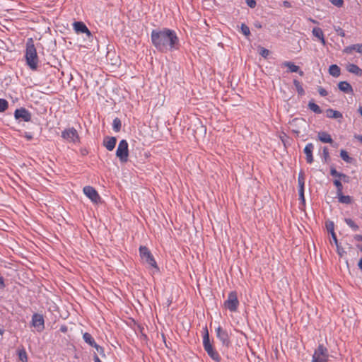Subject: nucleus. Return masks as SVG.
<instances>
[{
    "instance_id": "20",
    "label": "nucleus",
    "mask_w": 362,
    "mask_h": 362,
    "mask_svg": "<svg viewBox=\"0 0 362 362\" xmlns=\"http://www.w3.org/2000/svg\"><path fill=\"white\" fill-rule=\"evenodd\" d=\"M326 115L328 118L332 119H341L342 118V114L337 110L333 109H327L326 110Z\"/></svg>"
},
{
    "instance_id": "18",
    "label": "nucleus",
    "mask_w": 362,
    "mask_h": 362,
    "mask_svg": "<svg viewBox=\"0 0 362 362\" xmlns=\"http://www.w3.org/2000/svg\"><path fill=\"white\" fill-rule=\"evenodd\" d=\"M339 89L346 93H352L353 88L346 81H341L338 84Z\"/></svg>"
},
{
    "instance_id": "50",
    "label": "nucleus",
    "mask_w": 362,
    "mask_h": 362,
    "mask_svg": "<svg viewBox=\"0 0 362 362\" xmlns=\"http://www.w3.org/2000/svg\"><path fill=\"white\" fill-rule=\"evenodd\" d=\"M283 4H284V6L285 7H287V8H289V7H291V3H290V2H288V1H284L283 2Z\"/></svg>"
},
{
    "instance_id": "45",
    "label": "nucleus",
    "mask_w": 362,
    "mask_h": 362,
    "mask_svg": "<svg viewBox=\"0 0 362 362\" xmlns=\"http://www.w3.org/2000/svg\"><path fill=\"white\" fill-rule=\"evenodd\" d=\"M323 156H324L325 160H327L329 157L328 148L327 147H325L323 148Z\"/></svg>"
},
{
    "instance_id": "54",
    "label": "nucleus",
    "mask_w": 362,
    "mask_h": 362,
    "mask_svg": "<svg viewBox=\"0 0 362 362\" xmlns=\"http://www.w3.org/2000/svg\"><path fill=\"white\" fill-rule=\"evenodd\" d=\"M25 136L26 137V139L28 140H30L33 138L32 135L31 134H25Z\"/></svg>"
},
{
    "instance_id": "27",
    "label": "nucleus",
    "mask_w": 362,
    "mask_h": 362,
    "mask_svg": "<svg viewBox=\"0 0 362 362\" xmlns=\"http://www.w3.org/2000/svg\"><path fill=\"white\" fill-rule=\"evenodd\" d=\"M298 182L299 189H304L305 175H304V173L303 171H300L298 175Z\"/></svg>"
},
{
    "instance_id": "9",
    "label": "nucleus",
    "mask_w": 362,
    "mask_h": 362,
    "mask_svg": "<svg viewBox=\"0 0 362 362\" xmlns=\"http://www.w3.org/2000/svg\"><path fill=\"white\" fill-rule=\"evenodd\" d=\"M305 120L302 118H295L290 122V128L297 136L300 133V129H305Z\"/></svg>"
},
{
    "instance_id": "13",
    "label": "nucleus",
    "mask_w": 362,
    "mask_h": 362,
    "mask_svg": "<svg viewBox=\"0 0 362 362\" xmlns=\"http://www.w3.org/2000/svg\"><path fill=\"white\" fill-rule=\"evenodd\" d=\"M32 325L38 332H41L44 329V319L41 315L35 314L32 317Z\"/></svg>"
},
{
    "instance_id": "56",
    "label": "nucleus",
    "mask_w": 362,
    "mask_h": 362,
    "mask_svg": "<svg viewBox=\"0 0 362 362\" xmlns=\"http://www.w3.org/2000/svg\"><path fill=\"white\" fill-rule=\"evenodd\" d=\"M356 138L362 143V135L356 136Z\"/></svg>"
},
{
    "instance_id": "44",
    "label": "nucleus",
    "mask_w": 362,
    "mask_h": 362,
    "mask_svg": "<svg viewBox=\"0 0 362 362\" xmlns=\"http://www.w3.org/2000/svg\"><path fill=\"white\" fill-rule=\"evenodd\" d=\"M318 92H319V94L322 96H326L327 95V91L322 87H320L318 88Z\"/></svg>"
},
{
    "instance_id": "58",
    "label": "nucleus",
    "mask_w": 362,
    "mask_h": 362,
    "mask_svg": "<svg viewBox=\"0 0 362 362\" xmlns=\"http://www.w3.org/2000/svg\"><path fill=\"white\" fill-rule=\"evenodd\" d=\"M60 329L62 332H66L67 328L66 327L63 326L61 327Z\"/></svg>"
},
{
    "instance_id": "31",
    "label": "nucleus",
    "mask_w": 362,
    "mask_h": 362,
    "mask_svg": "<svg viewBox=\"0 0 362 362\" xmlns=\"http://www.w3.org/2000/svg\"><path fill=\"white\" fill-rule=\"evenodd\" d=\"M346 223L351 227L354 230L356 231L358 230V226L352 221L351 218L345 219Z\"/></svg>"
},
{
    "instance_id": "39",
    "label": "nucleus",
    "mask_w": 362,
    "mask_h": 362,
    "mask_svg": "<svg viewBox=\"0 0 362 362\" xmlns=\"http://www.w3.org/2000/svg\"><path fill=\"white\" fill-rule=\"evenodd\" d=\"M353 50H356V45H353L351 46L346 47L344 49V52H346V53H351Z\"/></svg>"
},
{
    "instance_id": "55",
    "label": "nucleus",
    "mask_w": 362,
    "mask_h": 362,
    "mask_svg": "<svg viewBox=\"0 0 362 362\" xmlns=\"http://www.w3.org/2000/svg\"><path fill=\"white\" fill-rule=\"evenodd\" d=\"M358 267L362 269V257L361 258V259L359 260L358 263Z\"/></svg>"
},
{
    "instance_id": "37",
    "label": "nucleus",
    "mask_w": 362,
    "mask_h": 362,
    "mask_svg": "<svg viewBox=\"0 0 362 362\" xmlns=\"http://www.w3.org/2000/svg\"><path fill=\"white\" fill-rule=\"evenodd\" d=\"M334 184L337 188V193L340 194L342 192V185H341V182L338 180H335L334 181Z\"/></svg>"
},
{
    "instance_id": "62",
    "label": "nucleus",
    "mask_w": 362,
    "mask_h": 362,
    "mask_svg": "<svg viewBox=\"0 0 362 362\" xmlns=\"http://www.w3.org/2000/svg\"><path fill=\"white\" fill-rule=\"evenodd\" d=\"M358 247L359 248V250L362 252V245H358Z\"/></svg>"
},
{
    "instance_id": "34",
    "label": "nucleus",
    "mask_w": 362,
    "mask_h": 362,
    "mask_svg": "<svg viewBox=\"0 0 362 362\" xmlns=\"http://www.w3.org/2000/svg\"><path fill=\"white\" fill-rule=\"evenodd\" d=\"M293 83L297 89L298 93L300 95H303L304 93V90H303L300 83L297 80H294Z\"/></svg>"
},
{
    "instance_id": "40",
    "label": "nucleus",
    "mask_w": 362,
    "mask_h": 362,
    "mask_svg": "<svg viewBox=\"0 0 362 362\" xmlns=\"http://www.w3.org/2000/svg\"><path fill=\"white\" fill-rule=\"evenodd\" d=\"M329 1L337 7H341L343 5V0H329Z\"/></svg>"
},
{
    "instance_id": "52",
    "label": "nucleus",
    "mask_w": 362,
    "mask_h": 362,
    "mask_svg": "<svg viewBox=\"0 0 362 362\" xmlns=\"http://www.w3.org/2000/svg\"><path fill=\"white\" fill-rule=\"evenodd\" d=\"M354 238L358 241H362V235H356Z\"/></svg>"
},
{
    "instance_id": "2",
    "label": "nucleus",
    "mask_w": 362,
    "mask_h": 362,
    "mask_svg": "<svg viewBox=\"0 0 362 362\" xmlns=\"http://www.w3.org/2000/svg\"><path fill=\"white\" fill-rule=\"evenodd\" d=\"M26 62L32 70H36L38 64V57L36 49L31 39L27 42L25 52Z\"/></svg>"
},
{
    "instance_id": "33",
    "label": "nucleus",
    "mask_w": 362,
    "mask_h": 362,
    "mask_svg": "<svg viewBox=\"0 0 362 362\" xmlns=\"http://www.w3.org/2000/svg\"><path fill=\"white\" fill-rule=\"evenodd\" d=\"M330 173L332 176L338 177L339 178H345L346 177V175L343 173H339L337 171L335 168H331Z\"/></svg>"
},
{
    "instance_id": "61",
    "label": "nucleus",
    "mask_w": 362,
    "mask_h": 362,
    "mask_svg": "<svg viewBox=\"0 0 362 362\" xmlns=\"http://www.w3.org/2000/svg\"><path fill=\"white\" fill-rule=\"evenodd\" d=\"M4 334V330L0 329V335H2Z\"/></svg>"
},
{
    "instance_id": "57",
    "label": "nucleus",
    "mask_w": 362,
    "mask_h": 362,
    "mask_svg": "<svg viewBox=\"0 0 362 362\" xmlns=\"http://www.w3.org/2000/svg\"><path fill=\"white\" fill-rule=\"evenodd\" d=\"M343 180L344 182H349V177L346 175V177L345 178H341Z\"/></svg>"
},
{
    "instance_id": "23",
    "label": "nucleus",
    "mask_w": 362,
    "mask_h": 362,
    "mask_svg": "<svg viewBox=\"0 0 362 362\" xmlns=\"http://www.w3.org/2000/svg\"><path fill=\"white\" fill-rule=\"evenodd\" d=\"M329 74L334 77H338L340 76L341 69L337 64H332L329 68Z\"/></svg>"
},
{
    "instance_id": "49",
    "label": "nucleus",
    "mask_w": 362,
    "mask_h": 362,
    "mask_svg": "<svg viewBox=\"0 0 362 362\" xmlns=\"http://www.w3.org/2000/svg\"><path fill=\"white\" fill-rule=\"evenodd\" d=\"M331 235H332V238L335 245H338L339 243H338V240H337V238L335 233H332Z\"/></svg>"
},
{
    "instance_id": "3",
    "label": "nucleus",
    "mask_w": 362,
    "mask_h": 362,
    "mask_svg": "<svg viewBox=\"0 0 362 362\" xmlns=\"http://www.w3.org/2000/svg\"><path fill=\"white\" fill-rule=\"evenodd\" d=\"M329 356L327 347L319 344L313 354L311 362H328Z\"/></svg>"
},
{
    "instance_id": "36",
    "label": "nucleus",
    "mask_w": 362,
    "mask_h": 362,
    "mask_svg": "<svg viewBox=\"0 0 362 362\" xmlns=\"http://www.w3.org/2000/svg\"><path fill=\"white\" fill-rule=\"evenodd\" d=\"M241 30H242V33L245 35V36H249L250 35V28L248 26H247L245 24L243 23L241 25Z\"/></svg>"
},
{
    "instance_id": "24",
    "label": "nucleus",
    "mask_w": 362,
    "mask_h": 362,
    "mask_svg": "<svg viewBox=\"0 0 362 362\" xmlns=\"http://www.w3.org/2000/svg\"><path fill=\"white\" fill-rule=\"evenodd\" d=\"M83 338L84 339V341L88 344L90 346L94 347V346H96V343L95 342L93 338L92 337V336L90 335V334L88 333V332H86L83 334Z\"/></svg>"
},
{
    "instance_id": "16",
    "label": "nucleus",
    "mask_w": 362,
    "mask_h": 362,
    "mask_svg": "<svg viewBox=\"0 0 362 362\" xmlns=\"http://www.w3.org/2000/svg\"><path fill=\"white\" fill-rule=\"evenodd\" d=\"M313 148H314V146L312 143L308 144L304 148V153L306 155V161L308 163H312L313 162Z\"/></svg>"
},
{
    "instance_id": "32",
    "label": "nucleus",
    "mask_w": 362,
    "mask_h": 362,
    "mask_svg": "<svg viewBox=\"0 0 362 362\" xmlns=\"http://www.w3.org/2000/svg\"><path fill=\"white\" fill-rule=\"evenodd\" d=\"M113 129L115 132H119L120 129H121V121L118 118H115L114 120H113Z\"/></svg>"
},
{
    "instance_id": "35",
    "label": "nucleus",
    "mask_w": 362,
    "mask_h": 362,
    "mask_svg": "<svg viewBox=\"0 0 362 362\" xmlns=\"http://www.w3.org/2000/svg\"><path fill=\"white\" fill-rule=\"evenodd\" d=\"M8 107V102L4 99H0V112L5 111Z\"/></svg>"
},
{
    "instance_id": "47",
    "label": "nucleus",
    "mask_w": 362,
    "mask_h": 362,
    "mask_svg": "<svg viewBox=\"0 0 362 362\" xmlns=\"http://www.w3.org/2000/svg\"><path fill=\"white\" fill-rule=\"evenodd\" d=\"M299 197L303 202H305L304 189H299Z\"/></svg>"
},
{
    "instance_id": "11",
    "label": "nucleus",
    "mask_w": 362,
    "mask_h": 362,
    "mask_svg": "<svg viewBox=\"0 0 362 362\" xmlns=\"http://www.w3.org/2000/svg\"><path fill=\"white\" fill-rule=\"evenodd\" d=\"M216 336L221 341L222 345L226 347H228L230 341L228 332L220 326L216 328Z\"/></svg>"
},
{
    "instance_id": "41",
    "label": "nucleus",
    "mask_w": 362,
    "mask_h": 362,
    "mask_svg": "<svg viewBox=\"0 0 362 362\" xmlns=\"http://www.w3.org/2000/svg\"><path fill=\"white\" fill-rule=\"evenodd\" d=\"M334 30L335 31L337 32V33L340 35L341 37H344L345 36V33L344 31L340 28V27H336L334 26Z\"/></svg>"
},
{
    "instance_id": "43",
    "label": "nucleus",
    "mask_w": 362,
    "mask_h": 362,
    "mask_svg": "<svg viewBox=\"0 0 362 362\" xmlns=\"http://www.w3.org/2000/svg\"><path fill=\"white\" fill-rule=\"evenodd\" d=\"M246 3L250 8H255L256 6L255 0H246Z\"/></svg>"
},
{
    "instance_id": "63",
    "label": "nucleus",
    "mask_w": 362,
    "mask_h": 362,
    "mask_svg": "<svg viewBox=\"0 0 362 362\" xmlns=\"http://www.w3.org/2000/svg\"><path fill=\"white\" fill-rule=\"evenodd\" d=\"M256 27L260 28H261V25H259H259H256Z\"/></svg>"
},
{
    "instance_id": "14",
    "label": "nucleus",
    "mask_w": 362,
    "mask_h": 362,
    "mask_svg": "<svg viewBox=\"0 0 362 362\" xmlns=\"http://www.w3.org/2000/svg\"><path fill=\"white\" fill-rule=\"evenodd\" d=\"M73 25L76 33H86L88 37L92 36L91 33L83 22H75Z\"/></svg>"
},
{
    "instance_id": "46",
    "label": "nucleus",
    "mask_w": 362,
    "mask_h": 362,
    "mask_svg": "<svg viewBox=\"0 0 362 362\" xmlns=\"http://www.w3.org/2000/svg\"><path fill=\"white\" fill-rule=\"evenodd\" d=\"M94 348H95V349L97 350V351L98 353H100V354L104 355V351H103V349L101 346H100L99 345H98L96 344V346H94Z\"/></svg>"
},
{
    "instance_id": "7",
    "label": "nucleus",
    "mask_w": 362,
    "mask_h": 362,
    "mask_svg": "<svg viewBox=\"0 0 362 362\" xmlns=\"http://www.w3.org/2000/svg\"><path fill=\"white\" fill-rule=\"evenodd\" d=\"M239 301L238 300L237 293L232 291L229 293L228 299L225 301L224 305L232 312L236 311Z\"/></svg>"
},
{
    "instance_id": "21",
    "label": "nucleus",
    "mask_w": 362,
    "mask_h": 362,
    "mask_svg": "<svg viewBox=\"0 0 362 362\" xmlns=\"http://www.w3.org/2000/svg\"><path fill=\"white\" fill-rule=\"evenodd\" d=\"M318 139L323 143H332L331 136L325 132H320L317 134Z\"/></svg>"
},
{
    "instance_id": "15",
    "label": "nucleus",
    "mask_w": 362,
    "mask_h": 362,
    "mask_svg": "<svg viewBox=\"0 0 362 362\" xmlns=\"http://www.w3.org/2000/svg\"><path fill=\"white\" fill-rule=\"evenodd\" d=\"M282 66L288 67L289 71L292 73H298L300 76H303V71H300L298 66H296L291 62H284L281 64Z\"/></svg>"
},
{
    "instance_id": "29",
    "label": "nucleus",
    "mask_w": 362,
    "mask_h": 362,
    "mask_svg": "<svg viewBox=\"0 0 362 362\" xmlns=\"http://www.w3.org/2000/svg\"><path fill=\"white\" fill-rule=\"evenodd\" d=\"M18 356H19L20 360L22 362H27L28 356H27V354H26L25 349H23L18 350Z\"/></svg>"
},
{
    "instance_id": "51",
    "label": "nucleus",
    "mask_w": 362,
    "mask_h": 362,
    "mask_svg": "<svg viewBox=\"0 0 362 362\" xmlns=\"http://www.w3.org/2000/svg\"><path fill=\"white\" fill-rule=\"evenodd\" d=\"M4 279L0 276V288H4Z\"/></svg>"
},
{
    "instance_id": "4",
    "label": "nucleus",
    "mask_w": 362,
    "mask_h": 362,
    "mask_svg": "<svg viewBox=\"0 0 362 362\" xmlns=\"http://www.w3.org/2000/svg\"><path fill=\"white\" fill-rule=\"evenodd\" d=\"M203 345L204 350L213 360L216 362H219L221 361V357L218 353L215 350L212 344L210 342L209 336L207 331L203 337Z\"/></svg>"
},
{
    "instance_id": "28",
    "label": "nucleus",
    "mask_w": 362,
    "mask_h": 362,
    "mask_svg": "<svg viewBox=\"0 0 362 362\" xmlns=\"http://www.w3.org/2000/svg\"><path fill=\"white\" fill-rule=\"evenodd\" d=\"M340 156L346 163L351 162L352 158L351 157H349V156L348 155V153L345 150H341Z\"/></svg>"
},
{
    "instance_id": "60",
    "label": "nucleus",
    "mask_w": 362,
    "mask_h": 362,
    "mask_svg": "<svg viewBox=\"0 0 362 362\" xmlns=\"http://www.w3.org/2000/svg\"><path fill=\"white\" fill-rule=\"evenodd\" d=\"M309 21H310L313 23H317V22L315 20H313L312 18H310Z\"/></svg>"
},
{
    "instance_id": "25",
    "label": "nucleus",
    "mask_w": 362,
    "mask_h": 362,
    "mask_svg": "<svg viewBox=\"0 0 362 362\" xmlns=\"http://www.w3.org/2000/svg\"><path fill=\"white\" fill-rule=\"evenodd\" d=\"M339 202L343 204H350L351 202V198L348 195H343L342 192L340 194H337Z\"/></svg>"
},
{
    "instance_id": "59",
    "label": "nucleus",
    "mask_w": 362,
    "mask_h": 362,
    "mask_svg": "<svg viewBox=\"0 0 362 362\" xmlns=\"http://www.w3.org/2000/svg\"><path fill=\"white\" fill-rule=\"evenodd\" d=\"M358 112H359V113L361 114V115L362 117V106L359 107Z\"/></svg>"
},
{
    "instance_id": "30",
    "label": "nucleus",
    "mask_w": 362,
    "mask_h": 362,
    "mask_svg": "<svg viewBox=\"0 0 362 362\" xmlns=\"http://www.w3.org/2000/svg\"><path fill=\"white\" fill-rule=\"evenodd\" d=\"M258 49H259V54L265 59L267 58V57L269 56V54L270 53L269 50H268L267 49H266L263 47H261V46L258 47Z\"/></svg>"
},
{
    "instance_id": "42",
    "label": "nucleus",
    "mask_w": 362,
    "mask_h": 362,
    "mask_svg": "<svg viewBox=\"0 0 362 362\" xmlns=\"http://www.w3.org/2000/svg\"><path fill=\"white\" fill-rule=\"evenodd\" d=\"M336 246H337V253L339 254V255L340 257H342L346 253V252L339 245H336Z\"/></svg>"
},
{
    "instance_id": "12",
    "label": "nucleus",
    "mask_w": 362,
    "mask_h": 362,
    "mask_svg": "<svg viewBox=\"0 0 362 362\" xmlns=\"http://www.w3.org/2000/svg\"><path fill=\"white\" fill-rule=\"evenodd\" d=\"M14 116L16 119H21L24 122H29L31 119L30 113L25 108L17 109L15 111Z\"/></svg>"
},
{
    "instance_id": "53",
    "label": "nucleus",
    "mask_w": 362,
    "mask_h": 362,
    "mask_svg": "<svg viewBox=\"0 0 362 362\" xmlns=\"http://www.w3.org/2000/svg\"><path fill=\"white\" fill-rule=\"evenodd\" d=\"M94 361L95 362H101V361L100 360V358H98V356L97 355L94 356Z\"/></svg>"
},
{
    "instance_id": "22",
    "label": "nucleus",
    "mask_w": 362,
    "mask_h": 362,
    "mask_svg": "<svg viewBox=\"0 0 362 362\" xmlns=\"http://www.w3.org/2000/svg\"><path fill=\"white\" fill-rule=\"evenodd\" d=\"M347 71L350 73L354 74L357 76H361L362 70L357 65L354 64H349L347 65Z\"/></svg>"
},
{
    "instance_id": "10",
    "label": "nucleus",
    "mask_w": 362,
    "mask_h": 362,
    "mask_svg": "<svg viewBox=\"0 0 362 362\" xmlns=\"http://www.w3.org/2000/svg\"><path fill=\"white\" fill-rule=\"evenodd\" d=\"M84 194L95 204L100 202V197L98 192L91 186H86L83 189Z\"/></svg>"
},
{
    "instance_id": "48",
    "label": "nucleus",
    "mask_w": 362,
    "mask_h": 362,
    "mask_svg": "<svg viewBox=\"0 0 362 362\" xmlns=\"http://www.w3.org/2000/svg\"><path fill=\"white\" fill-rule=\"evenodd\" d=\"M356 52L362 54V44H356Z\"/></svg>"
},
{
    "instance_id": "19",
    "label": "nucleus",
    "mask_w": 362,
    "mask_h": 362,
    "mask_svg": "<svg viewBox=\"0 0 362 362\" xmlns=\"http://www.w3.org/2000/svg\"><path fill=\"white\" fill-rule=\"evenodd\" d=\"M312 33H313V35L315 37L318 38V39L320 40L321 43H322L323 45H325L326 42H325V37H324L323 32H322V29H321V28H317V27L314 28L313 29Z\"/></svg>"
},
{
    "instance_id": "6",
    "label": "nucleus",
    "mask_w": 362,
    "mask_h": 362,
    "mask_svg": "<svg viewBox=\"0 0 362 362\" xmlns=\"http://www.w3.org/2000/svg\"><path fill=\"white\" fill-rule=\"evenodd\" d=\"M139 253L142 259L156 270H158L155 259L146 246H140Z\"/></svg>"
},
{
    "instance_id": "38",
    "label": "nucleus",
    "mask_w": 362,
    "mask_h": 362,
    "mask_svg": "<svg viewBox=\"0 0 362 362\" xmlns=\"http://www.w3.org/2000/svg\"><path fill=\"white\" fill-rule=\"evenodd\" d=\"M326 228L327 230L332 234V233H334V223L332 221L327 222L326 223Z\"/></svg>"
},
{
    "instance_id": "26",
    "label": "nucleus",
    "mask_w": 362,
    "mask_h": 362,
    "mask_svg": "<svg viewBox=\"0 0 362 362\" xmlns=\"http://www.w3.org/2000/svg\"><path fill=\"white\" fill-rule=\"evenodd\" d=\"M308 107L310 110H312L313 112H314L316 114L322 113V110L320 109V107L317 104H315V103H313L312 101L309 102Z\"/></svg>"
},
{
    "instance_id": "8",
    "label": "nucleus",
    "mask_w": 362,
    "mask_h": 362,
    "mask_svg": "<svg viewBox=\"0 0 362 362\" xmlns=\"http://www.w3.org/2000/svg\"><path fill=\"white\" fill-rule=\"evenodd\" d=\"M62 136L69 142L76 143L79 141V136L74 128H69L62 132Z\"/></svg>"
},
{
    "instance_id": "5",
    "label": "nucleus",
    "mask_w": 362,
    "mask_h": 362,
    "mask_svg": "<svg viewBox=\"0 0 362 362\" xmlns=\"http://www.w3.org/2000/svg\"><path fill=\"white\" fill-rule=\"evenodd\" d=\"M116 156L121 163H127L129 156L128 143L126 140L122 139L119 141Z\"/></svg>"
},
{
    "instance_id": "17",
    "label": "nucleus",
    "mask_w": 362,
    "mask_h": 362,
    "mask_svg": "<svg viewBox=\"0 0 362 362\" xmlns=\"http://www.w3.org/2000/svg\"><path fill=\"white\" fill-rule=\"evenodd\" d=\"M117 139L115 137H105L103 144L108 151H112L116 145Z\"/></svg>"
},
{
    "instance_id": "1",
    "label": "nucleus",
    "mask_w": 362,
    "mask_h": 362,
    "mask_svg": "<svg viewBox=\"0 0 362 362\" xmlns=\"http://www.w3.org/2000/svg\"><path fill=\"white\" fill-rule=\"evenodd\" d=\"M151 37L152 44L160 52L166 53L179 48V39L173 30H153Z\"/></svg>"
}]
</instances>
